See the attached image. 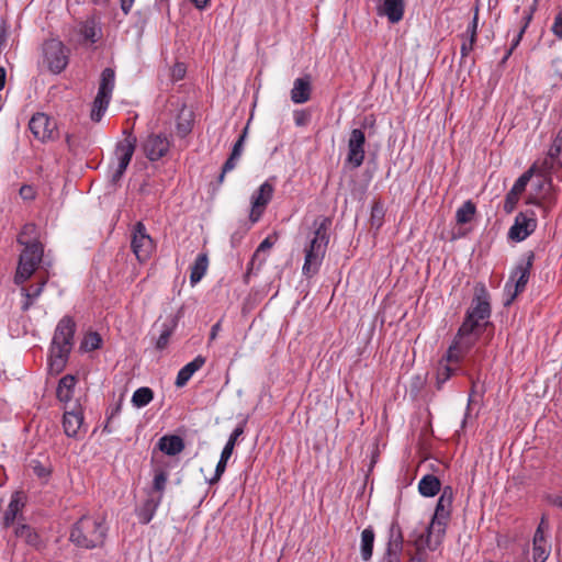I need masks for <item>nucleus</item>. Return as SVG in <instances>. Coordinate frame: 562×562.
I'll list each match as a JSON object with an SVG mask.
<instances>
[{"label":"nucleus","mask_w":562,"mask_h":562,"mask_svg":"<svg viewBox=\"0 0 562 562\" xmlns=\"http://www.w3.org/2000/svg\"><path fill=\"white\" fill-rule=\"evenodd\" d=\"M366 135L360 128H353L348 139V154L346 161L353 168H358L363 164L366 151Z\"/></svg>","instance_id":"obj_14"},{"label":"nucleus","mask_w":562,"mask_h":562,"mask_svg":"<svg viewBox=\"0 0 562 562\" xmlns=\"http://www.w3.org/2000/svg\"><path fill=\"white\" fill-rule=\"evenodd\" d=\"M550 544H532V561L546 562L550 555Z\"/></svg>","instance_id":"obj_39"},{"label":"nucleus","mask_w":562,"mask_h":562,"mask_svg":"<svg viewBox=\"0 0 562 562\" xmlns=\"http://www.w3.org/2000/svg\"><path fill=\"white\" fill-rule=\"evenodd\" d=\"M440 481L431 474L424 475L418 483V491L425 497H432L440 491Z\"/></svg>","instance_id":"obj_29"},{"label":"nucleus","mask_w":562,"mask_h":562,"mask_svg":"<svg viewBox=\"0 0 562 562\" xmlns=\"http://www.w3.org/2000/svg\"><path fill=\"white\" fill-rule=\"evenodd\" d=\"M452 502V487H443L437 502L432 519L426 529V533H422L417 539H415V546L418 551L425 549L434 551L440 546L446 532L447 522L451 515Z\"/></svg>","instance_id":"obj_2"},{"label":"nucleus","mask_w":562,"mask_h":562,"mask_svg":"<svg viewBox=\"0 0 562 562\" xmlns=\"http://www.w3.org/2000/svg\"><path fill=\"white\" fill-rule=\"evenodd\" d=\"M383 562H400V558L396 553H392L389 550L386 557L383 559Z\"/></svg>","instance_id":"obj_60"},{"label":"nucleus","mask_w":562,"mask_h":562,"mask_svg":"<svg viewBox=\"0 0 562 562\" xmlns=\"http://www.w3.org/2000/svg\"><path fill=\"white\" fill-rule=\"evenodd\" d=\"M80 33L85 40L91 43L98 42L102 36L101 26L93 18L86 20L81 24Z\"/></svg>","instance_id":"obj_30"},{"label":"nucleus","mask_w":562,"mask_h":562,"mask_svg":"<svg viewBox=\"0 0 562 562\" xmlns=\"http://www.w3.org/2000/svg\"><path fill=\"white\" fill-rule=\"evenodd\" d=\"M552 32L557 37L562 40V12L555 16L554 23L552 25Z\"/></svg>","instance_id":"obj_53"},{"label":"nucleus","mask_w":562,"mask_h":562,"mask_svg":"<svg viewBox=\"0 0 562 562\" xmlns=\"http://www.w3.org/2000/svg\"><path fill=\"white\" fill-rule=\"evenodd\" d=\"M171 334L172 329L169 328L168 326H165L156 341V348L159 350L165 349L169 342Z\"/></svg>","instance_id":"obj_44"},{"label":"nucleus","mask_w":562,"mask_h":562,"mask_svg":"<svg viewBox=\"0 0 562 562\" xmlns=\"http://www.w3.org/2000/svg\"><path fill=\"white\" fill-rule=\"evenodd\" d=\"M272 245L273 243L270 240L269 237L265 238L256 249L252 260L259 259L261 254H267L271 249Z\"/></svg>","instance_id":"obj_45"},{"label":"nucleus","mask_w":562,"mask_h":562,"mask_svg":"<svg viewBox=\"0 0 562 562\" xmlns=\"http://www.w3.org/2000/svg\"><path fill=\"white\" fill-rule=\"evenodd\" d=\"M475 205L472 201L464 202L456 212L458 224H467L472 221L475 214Z\"/></svg>","instance_id":"obj_34"},{"label":"nucleus","mask_w":562,"mask_h":562,"mask_svg":"<svg viewBox=\"0 0 562 562\" xmlns=\"http://www.w3.org/2000/svg\"><path fill=\"white\" fill-rule=\"evenodd\" d=\"M83 423L82 411L79 405H75L71 409L64 413L63 427L68 437L77 436Z\"/></svg>","instance_id":"obj_18"},{"label":"nucleus","mask_w":562,"mask_h":562,"mask_svg":"<svg viewBox=\"0 0 562 562\" xmlns=\"http://www.w3.org/2000/svg\"><path fill=\"white\" fill-rule=\"evenodd\" d=\"M551 190V183L547 180H539L536 187V192L531 194L527 203L540 205L542 200H548V194Z\"/></svg>","instance_id":"obj_33"},{"label":"nucleus","mask_w":562,"mask_h":562,"mask_svg":"<svg viewBox=\"0 0 562 562\" xmlns=\"http://www.w3.org/2000/svg\"><path fill=\"white\" fill-rule=\"evenodd\" d=\"M157 446L167 456H177L184 449L182 438L176 435L162 436Z\"/></svg>","instance_id":"obj_23"},{"label":"nucleus","mask_w":562,"mask_h":562,"mask_svg":"<svg viewBox=\"0 0 562 562\" xmlns=\"http://www.w3.org/2000/svg\"><path fill=\"white\" fill-rule=\"evenodd\" d=\"M154 397V393L149 387L137 389L132 396V404L137 407H144L148 405Z\"/></svg>","instance_id":"obj_35"},{"label":"nucleus","mask_w":562,"mask_h":562,"mask_svg":"<svg viewBox=\"0 0 562 562\" xmlns=\"http://www.w3.org/2000/svg\"><path fill=\"white\" fill-rule=\"evenodd\" d=\"M33 471L40 479H47L49 476L50 471L42 465L40 462H33Z\"/></svg>","instance_id":"obj_52"},{"label":"nucleus","mask_w":562,"mask_h":562,"mask_svg":"<svg viewBox=\"0 0 562 562\" xmlns=\"http://www.w3.org/2000/svg\"><path fill=\"white\" fill-rule=\"evenodd\" d=\"M409 562H422V560L419 558H412Z\"/></svg>","instance_id":"obj_63"},{"label":"nucleus","mask_w":562,"mask_h":562,"mask_svg":"<svg viewBox=\"0 0 562 562\" xmlns=\"http://www.w3.org/2000/svg\"><path fill=\"white\" fill-rule=\"evenodd\" d=\"M16 241L22 248L27 246H43L38 240V229L36 225L25 224L18 235Z\"/></svg>","instance_id":"obj_24"},{"label":"nucleus","mask_w":562,"mask_h":562,"mask_svg":"<svg viewBox=\"0 0 562 562\" xmlns=\"http://www.w3.org/2000/svg\"><path fill=\"white\" fill-rule=\"evenodd\" d=\"M198 9H204L210 0H191Z\"/></svg>","instance_id":"obj_62"},{"label":"nucleus","mask_w":562,"mask_h":562,"mask_svg":"<svg viewBox=\"0 0 562 562\" xmlns=\"http://www.w3.org/2000/svg\"><path fill=\"white\" fill-rule=\"evenodd\" d=\"M537 228V218L533 212H520L516 215L508 237L516 241L525 240Z\"/></svg>","instance_id":"obj_13"},{"label":"nucleus","mask_w":562,"mask_h":562,"mask_svg":"<svg viewBox=\"0 0 562 562\" xmlns=\"http://www.w3.org/2000/svg\"><path fill=\"white\" fill-rule=\"evenodd\" d=\"M274 192V186L270 180L265 181L250 198L249 220L252 223L258 222L267 205L270 203Z\"/></svg>","instance_id":"obj_12"},{"label":"nucleus","mask_w":562,"mask_h":562,"mask_svg":"<svg viewBox=\"0 0 562 562\" xmlns=\"http://www.w3.org/2000/svg\"><path fill=\"white\" fill-rule=\"evenodd\" d=\"M233 451H234V449L231 448V446L228 447V446L225 445L223 450H222L220 461H223V463L224 462H228L229 458L233 454Z\"/></svg>","instance_id":"obj_57"},{"label":"nucleus","mask_w":562,"mask_h":562,"mask_svg":"<svg viewBox=\"0 0 562 562\" xmlns=\"http://www.w3.org/2000/svg\"><path fill=\"white\" fill-rule=\"evenodd\" d=\"M295 123H296L297 125H302V124H303V120H302V119H296V120H295Z\"/></svg>","instance_id":"obj_64"},{"label":"nucleus","mask_w":562,"mask_h":562,"mask_svg":"<svg viewBox=\"0 0 562 562\" xmlns=\"http://www.w3.org/2000/svg\"><path fill=\"white\" fill-rule=\"evenodd\" d=\"M530 20H531V14H528V15L526 16L525 25L521 27V30L519 31V33H518V34L516 35V37L513 40L512 47H510V49L508 50V54H512V52L514 50V48H515L516 46H518V44H519V42H520V40H521V37H522V34L525 33V31H526V29H527V26H528V24H529Z\"/></svg>","instance_id":"obj_51"},{"label":"nucleus","mask_w":562,"mask_h":562,"mask_svg":"<svg viewBox=\"0 0 562 562\" xmlns=\"http://www.w3.org/2000/svg\"><path fill=\"white\" fill-rule=\"evenodd\" d=\"M115 85V74L111 68H105L101 74V80L97 97L93 101L90 117L93 122H100L112 98Z\"/></svg>","instance_id":"obj_8"},{"label":"nucleus","mask_w":562,"mask_h":562,"mask_svg":"<svg viewBox=\"0 0 562 562\" xmlns=\"http://www.w3.org/2000/svg\"><path fill=\"white\" fill-rule=\"evenodd\" d=\"M5 69L3 67H0V91L4 88L5 85Z\"/></svg>","instance_id":"obj_61"},{"label":"nucleus","mask_w":562,"mask_h":562,"mask_svg":"<svg viewBox=\"0 0 562 562\" xmlns=\"http://www.w3.org/2000/svg\"><path fill=\"white\" fill-rule=\"evenodd\" d=\"M44 57L49 69L55 72H61L68 65V54L64 44L58 40H49L45 42Z\"/></svg>","instance_id":"obj_11"},{"label":"nucleus","mask_w":562,"mask_h":562,"mask_svg":"<svg viewBox=\"0 0 562 562\" xmlns=\"http://www.w3.org/2000/svg\"><path fill=\"white\" fill-rule=\"evenodd\" d=\"M24 501L25 497L22 492H14L11 495L10 503L3 515V525L5 527H10L18 518V516L22 513V509L25 504Z\"/></svg>","instance_id":"obj_20"},{"label":"nucleus","mask_w":562,"mask_h":562,"mask_svg":"<svg viewBox=\"0 0 562 562\" xmlns=\"http://www.w3.org/2000/svg\"><path fill=\"white\" fill-rule=\"evenodd\" d=\"M106 526L101 517L82 516L70 531V541L85 549H92L104 542Z\"/></svg>","instance_id":"obj_4"},{"label":"nucleus","mask_w":562,"mask_h":562,"mask_svg":"<svg viewBox=\"0 0 562 562\" xmlns=\"http://www.w3.org/2000/svg\"><path fill=\"white\" fill-rule=\"evenodd\" d=\"M490 294L483 285L477 286L464 321L448 348V360L463 361L490 325Z\"/></svg>","instance_id":"obj_1"},{"label":"nucleus","mask_w":562,"mask_h":562,"mask_svg":"<svg viewBox=\"0 0 562 562\" xmlns=\"http://www.w3.org/2000/svg\"><path fill=\"white\" fill-rule=\"evenodd\" d=\"M102 338L98 333H88L80 345L83 351H92L101 347Z\"/></svg>","instance_id":"obj_37"},{"label":"nucleus","mask_w":562,"mask_h":562,"mask_svg":"<svg viewBox=\"0 0 562 562\" xmlns=\"http://www.w3.org/2000/svg\"><path fill=\"white\" fill-rule=\"evenodd\" d=\"M547 540L544 538V533L542 531V526L540 525L535 535H533V540H532V544H547Z\"/></svg>","instance_id":"obj_55"},{"label":"nucleus","mask_w":562,"mask_h":562,"mask_svg":"<svg viewBox=\"0 0 562 562\" xmlns=\"http://www.w3.org/2000/svg\"><path fill=\"white\" fill-rule=\"evenodd\" d=\"M238 160H239V157L234 156L233 154L229 155L228 159L223 165L222 172H221V175L218 177V181L221 183L224 181L225 175L227 172H229V171L235 169V167L237 166Z\"/></svg>","instance_id":"obj_43"},{"label":"nucleus","mask_w":562,"mask_h":562,"mask_svg":"<svg viewBox=\"0 0 562 562\" xmlns=\"http://www.w3.org/2000/svg\"><path fill=\"white\" fill-rule=\"evenodd\" d=\"M226 465H227V462H224V463H223V461L217 462V465L215 468V473H214L213 477L210 479V481H209L210 484H215L221 480L223 473L226 470Z\"/></svg>","instance_id":"obj_50"},{"label":"nucleus","mask_w":562,"mask_h":562,"mask_svg":"<svg viewBox=\"0 0 562 562\" xmlns=\"http://www.w3.org/2000/svg\"><path fill=\"white\" fill-rule=\"evenodd\" d=\"M209 268V257L206 254H200L193 265L191 266L190 271V283L192 286L198 284L202 278L205 276Z\"/></svg>","instance_id":"obj_27"},{"label":"nucleus","mask_w":562,"mask_h":562,"mask_svg":"<svg viewBox=\"0 0 562 562\" xmlns=\"http://www.w3.org/2000/svg\"><path fill=\"white\" fill-rule=\"evenodd\" d=\"M374 542V532L371 528H366L361 533V557L364 561H368L372 557Z\"/></svg>","instance_id":"obj_32"},{"label":"nucleus","mask_w":562,"mask_h":562,"mask_svg":"<svg viewBox=\"0 0 562 562\" xmlns=\"http://www.w3.org/2000/svg\"><path fill=\"white\" fill-rule=\"evenodd\" d=\"M383 216H384L383 205L380 204V203H375L372 206V210H371V223H372V225H374L376 227H380L382 225Z\"/></svg>","instance_id":"obj_42"},{"label":"nucleus","mask_w":562,"mask_h":562,"mask_svg":"<svg viewBox=\"0 0 562 562\" xmlns=\"http://www.w3.org/2000/svg\"><path fill=\"white\" fill-rule=\"evenodd\" d=\"M475 41L476 38H472L470 36L464 35V40L461 45V55L463 57L468 56L472 52Z\"/></svg>","instance_id":"obj_49"},{"label":"nucleus","mask_w":562,"mask_h":562,"mask_svg":"<svg viewBox=\"0 0 562 562\" xmlns=\"http://www.w3.org/2000/svg\"><path fill=\"white\" fill-rule=\"evenodd\" d=\"M136 147V137L127 134L124 139L116 144L114 156L110 165V178L116 183L123 177L128 167Z\"/></svg>","instance_id":"obj_6"},{"label":"nucleus","mask_w":562,"mask_h":562,"mask_svg":"<svg viewBox=\"0 0 562 562\" xmlns=\"http://www.w3.org/2000/svg\"><path fill=\"white\" fill-rule=\"evenodd\" d=\"M221 329V324L220 323H216L212 326L211 328V333H210V341H213L215 340V338L217 337V334Z\"/></svg>","instance_id":"obj_58"},{"label":"nucleus","mask_w":562,"mask_h":562,"mask_svg":"<svg viewBox=\"0 0 562 562\" xmlns=\"http://www.w3.org/2000/svg\"><path fill=\"white\" fill-rule=\"evenodd\" d=\"M531 178V171H526L522 173L514 183L513 188L510 189L512 192H515L519 195L522 194V192L526 190V187Z\"/></svg>","instance_id":"obj_40"},{"label":"nucleus","mask_w":562,"mask_h":562,"mask_svg":"<svg viewBox=\"0 0 562 562\" xmlns=\"http://www.w3.org/2000/svg\"><path fill=\"white\" fill-rule=\"evenodd\" d=\"M245 428V422L240 425H238L234 430L233 432L231 434L227 442H226V446H231V448H235V445L238 440V438L244 434V429Z\"/></svg>","instance_id":"obj_46"},{"label":"nucleus","mask_w":562,"mask_h":562,"mask_svg":"<svg viewBox=\"0 0 562 562\" xmlns=\"http://www.w3.org/2000/svg\"><path fill=\"white\" fill-rule=\"evenodd\" d=\"M330 224L331 221L328 217H319L314 222L313 237L304 249L305 259L302 272L306 277L316 274L322 265L329 241Z\"/></svg>","instance_id":"obj_3"},{"label":"nucleus","mask_w":562,"mask_h":562,"mask_svg":"<svg viewBox=\"0 0 562 562\" xmlns=\"http://www.w3.org/2000/svg\"><path fill=\"white\" fill-rule=\"evenodd\" d=\"M246 136H247V127L244 128L241 135L239 136L237 142L234 144L233 150L231 154L240 158Z\"/></svg>","instance_id":"obj_47"},{"label":"nucleus","mask_w":562,"mask_h":562,"mask_svg":"<svg viewBox=\"0 0 562 562\" xmlns=\"http://www.w3.org/2000/svg\"><path fill=\"white\" fill-rule=\"evenodd\" d=\"M133 3H134V0H121V8L124 11V13L130 12Z\"/></svg>","instance_id":"obj_59"},{"label":"nucleus","mask_w":562,"mask_h":562,"mask_svg":"<svg viewBox=\"0 0 562 562\" xmlns=\"http://www.w3.org/2000/svg\"><path fill=\"white\" fill-rule=\"evenodd\" d=\"M15 536L24 540L27 544L38 548L41 540L38 535L27 525H19L15 530Z\"/></svg>","instance_id":"obj_31"},{"label":"nucleus","mask_w":562,"mask_h":562,"mask_svg":"<svg viewBox=\"0 0 562 562\" xmlns=\"http://www.w3.org/2000/svg\"><path fill=\"white\" fill-rule=\"evenodd\" d=\"M477 34V12L475 13L472 22L467 29L465 36H470L472 38H476Z\"/></svg>","instance_id":"obj_54"},{"label":"nucleus","mask_w":562,"mask_h":562,"mask_svg":"<svg viewBox=\"0 0 562 562\" xmlns=\"http://www.w3.org/2000/svg\"><path fill=\"white\" fill-rule=\"evenodd\" d=\"M186 75V66L182 63H177L171 69V79L173 81L181 80Z\"/></svg>","instance_id":"obj_48"},{"label":"nucleus","mask_w":562,"mask_h":562,"mask_svg":"<svg viewBox=\"0 0 562 562\" xmlns=\"http://www.w3.org/2000/svg\"><path fill=\"white\" fill-rule=\"evenodd\" d=\"M533 254L530 252L527 258L520 261L513 270L509 280L505 284V291L509 295L507 304H509L518 293L522 292L530 276L532 267Z\"/></svg>","instance_id":"obj_9"},{"label":"nucleus","mask_w":562,"mask_h":562,"mask_svg":"<svg viewBox=\"0 0 562 562\" xmlns=\"http://www.w3.org/2000/svg\"><path fill=\"white\" fill-rule=\"evenodd\" d=\"M74 334V321L68 316L63 317L55 329L49 356V366L57 372H59L66 363L72 347Z\"/></svg>","instance_id":"obj_5"},{"label":"nucleus","mask_w":562,"mask_h":562,"mask_svg":"<svg viewBox=\"0 0 562 562\" xmlns=\"http://www.w3.org/2000/svg\"><path fill=\"white\" fill-rule=\"evenodd\" d=\"M161 503V495L149 496L146 502L137 509V517L142 524H148L155 516L157 508Z\"/></svg>","instance_id":"obj_25"},{"label":"nucleus","mask_w":562,"mask_h":562,"mask_svg":"<svg viewBox=\"0 0 562 562\" xmlns=\"http://www.w3.org/2000/svg\"><path fill=\"white\" fill-rule=\"evenodd\" d=\"M77 379L75 375L63 376L57 386V397L60 402L69 403L72 398Z\"/></svg>","instance_id":"obj_26"},{"label":"nucleus","mask_w":562,"mask_h":562,"mask_svg":"<svg viewBox=\"0 0 562 562\" xmlns=\"http://www.w3.org/2000/svg\"><path fill=\"white\" fill-rule=\"evenodd\" d=\"M519 199H520V195H519V194H517V193H515V192H512V191L509 190V191H508V193H507V194H506V196H505V201H504V211H505L507 214L512 213V212L515 210V207H516V205H517V203H518Z\"/></svg>","instance_id":"obj_41"},{"label":"nucleus","mask_w":562,"mask_h":562,"mask_svg":"<svg viewBox=\"0 0 562 562\" xmlns=\"http://www.w3.org/2000/svg\"><path fill=\"white\" fill-rule=\"evenodd\" d=\"M168 481V474L166 471L161 469L155 470L154 479H153V491L157 492L158 495L162 496L166 484Z\"/></svg>","instance_id":"obj_38"},{"label":"nucleus","mask_w":562,"mask_h":562,"mask_svg":"<svg viewBox=\"0 0 562 562\" xmlns=\"http://www.w3.org/2000/svg\"><path fill=\"white\" fill-rule=\"evenodd\" d=\"M191 112L182 110L177 122V132L181 137L187 136L191 132Z\"/></svg>","instance_id":"obj_36"},{"label":"nucleus","mask_w":562,"mask_h":562,"mask_svg":"<svg viewBox=\"0 0 562 562\" xmlns=\"http://www.w3.org/2000/svg\"><path fill=\"white\" fill-rule=\"evenodd\" d=\"M312 92L311 78L308 76L294 80L291 90V100L295 104H302L310 100Z\"/></svg>","instance_id":"obj_19"},{"label":"nucleus","mask_w":562,"mask_h":562,"mask_svg":"<svg viewBox=\"0 0 562 562\" xmlns=\"http://www.w3.org/2000/svg\"><path fill=\"white\" fill-rule=\"evenodd\" d=\"M204 363L205 358L202 356H196L191 362L187 363L184 367L180 369L175 384L178 387L184 386L188 383V381L192 378V375L204 366Z\"/></svg>","instance_id":"obj_22"},{"label":"nucleus","mask_w":562,"mask_h":562,"mask_svg":"<svg viewBox=\"0 0 562 562\" xmlns=\"http://www.w3.org/2000/svg\"><path fill=\"white\" fill-rule=\"evenodd\" d=\"M170 148V139L164 134H151L144 143V151L151 161L164 157Z\"/></svg>","instance_id":"obj_16"},{"label":"nucleus","mask_w":562,"mask_h":562,"mask_svg":"<svg viewBox=\"0 0 562 562\" xmlns=\"http://www.w3.org/2000/svg\"><path fill=\"white\" fill-rule=\"evenodd\" d=\"M404 0H383L379 13L385 15L391 23H397L403 19Z\"/></svg>","instance_id":"obj_21"},{"label":"nucleus","mask_w":562,"mask_h":562,"mask_svg":"<svg viewBox=\"0 0 562 562\" xmlns=\"http://www.w3.org/2000/svg\"><path fill=\"white\" fill-rule=\"evenodd\" d=\"M29 127L37 139L46 140L53 137L56 123L45 113H36L30 120Z\"/></svg>","instance_id":"obj_15"},{"label":"nucleus","mask_w":562,"mask_h":562,"mask_svg":"<svg viewBox=\"0 0 562 562\" xmlns=\"http://www.w3.org/2000/svg\"><path fill=\"white\" fill-rule=\"evenodd\" d=\"M20 195L24 200H32L35 195V192L31 186H23L20 189Z\"/></svg>","instance_id":"obj_56"},{"label":"nucleus","mask_w":562,"mask_h":562,"mask_svg":"<svg viewBox=\"0 0 562 562\" xmlns=\"http://www.w3.org/2000/svg\"><path fill=\"white\" fill-rule=\"evenodd\" d=\"M46 281H42L38 284L31 285L30 288L22 286L21 294L24 296L21 308L25 312L35 303V301L42 294Z\"/></svg>","instance_id":"obj_28"},{"label":"nucleus","mask_w":562,"mask_h":562,"mask_svg":"<svg viewBox=\"0 0 562 562\" xmlns=\"http://www.w3.org/2000/svg\"><path fill=\"white\" fill-rule=\"evenodd\" d=\"M462 361L448 360V351L441 358L437 369V384L441 387L451 376L457 374L468 375V372L461 367Z\"/></svg>","instance_id":"obj_17"},{"label":"nucleus","mask_w":562,"mask_h":562,"mask_svg":"<svg viewBox=\"0 0 562 562\" xmlns=\"http://www.w3.org/2000/svg\"><path fill=\"white\" fill-rule=\"evenodd\" d=\"M132 250L137 260L144 262L151 256L155 245L142 222L136 223L132 233Z\"/></svg>","instance_id":"obj_10"},{"label":"nucleus","mask_w":562,"mask_h":562,"mask_svg":"<svg viewBox=\"0 0 562 562\" xmlns=\"http://www.w3.org/2000/svg\"><path fill=\"white\" fill-rule=\"evenodd\" d=\"M44 247L43 246H27L22 248L18 267L14 274V283L18 285L27 281L38 268L43 260Z\"/></svg>","instance_id":"obj_7"}]
</instances>
